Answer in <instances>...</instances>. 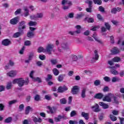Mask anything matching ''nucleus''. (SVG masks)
Wrapping results in <instances>:
<instances>
[{
  "mask_svg": "<svg viewBox=\"0 0 124 124\" xmlns=\"http://www.w3.org/2000/svg\"><path fill=\"white\" fill-rule=\"evenodd\" d=\"M62 4L63 5L62 9H63V10H67V9L70 8V7L72 6L73 4L71 1L68 0H62Z\"/></svg>",
  "mask_w": 124,
  "mask_h": 124,
  "instance_id": "f257e3e1",
  "label": "nucleus"
},
{
  "mask_svg": "<svg viewBox=\"0 0 124 124\" xmlns=\"http://www.w3.org/2000/svg\"><path fill=\"white\" fill-rule=\"evenodd\" d=\"M75 28L77 30L74 31H70L69 32V34H71V35H75V34H79L81 33V26L77 25L75 26Z\"/></svg>",
  "mask_w": 124,
  "mask_h": 124,
  "instance_id": "f03ea898",
  "label": "nucleus"
},
{
  "mask_svg": "<svg viewBox=\"0 0 124 124\" xmlns=\"http://www.w3.org/2000/svg\"><path fill=\"white\" fill-rule=\"evenodd\" d=\"M27 28V25H26V21L22 20L18 23V30L20 31H23Z\"/></svg>",
  "mask_w": 124,
  "mask_h": 124,
  "instance_id": "7ed1b4c3",
  "label": "nucleus"
},
{
  "mask_svg": "<svg viewBox=\"0 0 124 124\" xmlns=\"http://www.w3.org/2000/svg\"><path fill=\"white\" fill-rule=\"evenodd\" d=\"M85 3H88L89 6V8H87L86 9V11H87V12L92 13V10L93 9V1L90 0H86L85 1Z\"/></svg>",
  "mask_w": 124,
  "mask_h": 124,
  "instance_id": "20e7f679",
  "label": "nucleus"
},
{
  "mask_svg": "<svg viewBox=\"0 0 124 124\" xmlns=\"http://www.w3.org/2000/svg\"><path fill=\"white\" fill-rule=\"evenodd\" d=\"M28 85L29 84V80L27 79L26 80H24V78H18V85L19 87H22L24 85Z\"/></svg>",
  "mask_w": 124,
  "mask_h": 124,
  "instance_id": "39448f33",
  "label": "nucleus"
},
{
  "mask_svg": "<svg viewBox=\"0 0 124 124\" xmlns=\"http://www.w3.org/2000/svg\"><path fill=\"white\" fill-rule=\"evenodd\" d=\"M54 45L49 44L46 46V51L47 52L48 55H52V51H53V49H54Z\"/></svg>",
  "mask_w": 124,
  "mask_h": 124,
  "instance_id": "423d86ee",
  "label": "nucleus"
},
{
  "mask_svg": "<svg viewBox=\"0 0 124 124\" xmlns=\"http://www.w3.org/2000/svg\"><path fill=\"white\" fill-rule=\"evenodd\" d=\"M19 21H20V17L16 16L10 20V23L11 25H17L19 23Z\"/></svg>",
  "mask_w": 124,
  "mask_h": 124,
  "instance_id": "0eeeda50",
  "label": "nucleus"
},
{
  "mask_svg": "<svg viewBox=\"0 0 124 124\" xmlns=\"http://www.w3.org/2000/svg\"><path fill=\"white\" fill-rule=\"evenodd\" d=\"M61 46L62 49L63 50H69V46H68V43L66 42H62L61 43Z\"/></svg>",
  "mask_w": 124,
  "mask_h": 124,
  "instance_id": "6e6552de",
  "label": "nucleus"
},
{
  "mask_svg": "<svg viewBox=\"0 0 124 124\" xmlns=\"http://www.w3.org/2000/svg\"><path fill=\"white\" fill-rule=\"evenodd\" d=\"M108 68L110 69V72L111 74H113V75H118L119 74V72L118 71L115 70L116 69V67L115 66H109L108 67Z\"/></svg>",
  "mask_w": 124,
  "mask_h": 124,
  "instance_id": "1a4fd4ad",
  "label": "nucleus"
},
{
  "mask_svg": "<svg viewBox=\"0 0 124 124\" xmlns=\"http://www.w3.org/2000/svg\"><path fill=\"white\" fill-rule=\"evenodd\" d=\"M68 88L66 86L63 85V86H60L58 89V93H64L66 91H67Z\"/></svg>",
  "mask_w": 124,
  "mask_h": 124,
  "instance_id": "9d476101",
  "label": "nucleus"
},
{
  "mask_svg": "<svg viewBox=\"0 0 124 124\" xmlns=\"http://www.w3.org/2000/svg\"><path fill=\"white\" fill-rule=\"evenodd\" d=\"M79 90L78 86H75L72 88L71 93L72 94H77L79 93Z\"/></svg>",
  "mask_w": 124,
  "mask_h": 124,
  "instance_id": "9b49d317",
  "label": "nucleus"
},
{
  "mask_svg": "<svg viewBox=\"0 0 124 124\" xmlns=\"http://www.w3.org/2000/svg\"><path fill=\"white\" fill-rule=\"evenodd\" d=\"M18 32H16L14 34V37H15L16 38H17V37H20L21 35H23L25 33V32L24 31H22L20 30H18Z\"/></svg>",
  "mask_w": 124,
  "mask_h": 124,
  "instance_id": "f8f14e48",
  "label": "nucleus"
},
{
  "mask_svg": "<svg viewBox=\"0 0 124 124\" xmlns=\"http://www.w3.org/2000/svg\"><path fill=\"white\" fill-rule=\"evenodd\" d=\"M112 96V94L110 93L108 95H106L103 98V101H107V102H111L112 101V99H111V97Z\"/></svg>",
  "mask_w": 124,
  "mask_h": 124,
  "instance_id": "ddd939ff",
  "label": "nucleus"
},
{
  "mask_svg": "<svg viewBox=\"0 0 124 124\" xmlns=\"http://www.w3.org/2000/svg\"><path fill=\"white\" fill-rule=\"evenodd\" d=\"M62 119H63V120H66V116L65 115L62 116L61 115H59L58 117H55L54 118V121L56 123H58V122H61V120H62Z\"/></svg>",
  "mask_w": 124,
  "mask_h": 124,
  "instance_id": "4468645a",
  "label": "nucleus"
},
{
  "mask_svg": "<svg viewBox=\"0 0 124 124\" xmlns=\"http://www.w3.org/2000/svg\"><path fill=\"white\" fill-rule=\"evenodd\" d=\"M11 44V41L8 39H4L2 41V45L4 46H9Z\"/></svg>",
  "mask_w": 124,
  "mask_h": 124,
  "instance_id": "2eb2a0df",
  "label": "nucleus"
},
{
  "mask_svg": "<svg viewBox=\"0 0 124 124\" xmlns=\"http://www.w3.org/2000/svg\"><path fill=\"white\" fill-rule=\"evenodd\" d=\"M7 75L9 77H14L17 75V71H11L7 73Z\"/></svg>",
  "mask_w": 124,
  "mask_h": 124,
  "instance_id": "dca6fc26",
  "label": "nucleus"
},
{
  "mask_svg": "<svg viewBox=\"0 0 124 124\" xmlns=\"http://www.w3.org/2000/svg\"><path fill=\"white\" fill-rule=\"evenodd\" d=\"M94 56L92 58V60H91V61L92 62H93V61L95 60L96 61L98 60V59L99 58V56H98V54L97 53V50H94Z\"/></svg>",
  "mask_w": 124,
  "mask_h": 124,
  "instance_id": "f3484780",
  "label": "nucleus"
},
{
  "mask_svg": "<svg viewBox=\"0 0 124 124\" xmlns=\"http://www.w3.org/2000/svg\"><path fill=\"white\" fill-rule=\"evenodd\" d=\"M87 92V88H83L81 92V96L82 98H85L86 96V93Z\"/></svg>",
  "mask_w": 124,
  "mask_h": 124,
  "instance_id": "a211bd4d",
  "label": "nucleus"
},
{
  "mask_svg": "<svg viewBox=\"0 0 124 124\" xmlns=\"http://www.w3.org/2000/svg\"><path fill=\"white\" fill-rule=\"evenodd\" d=\"M34 32L32 31H29L27 33V36L29 38H32V37H34Z\"/></svg>",
  "mask_w": 124,
  "mask_h": 124,
  "instance_id": "6ab92c4d",
  "label": "nucleus"
},
{
  "mask_svg": "<svg viewBox=\"0 0 124 124\" xmlns=\"http://www.w3.org/2000/svg\"><path fill=\"white\" fill-rule=\"evenodd\" d=\"M32 119L34 123H39V124L42 123V119H41V118H37L36 117H33Z\"/></svg>",
  "mask_w": 124,
  "mask_h": 124,
  "instance_id": "aec40b11",
  "label": "nucleus"
},
{
  "mask_svg": "<svg viewBox=\"0 0 124 124\" xmlns=\"http://www.w3.org/2000/svg\"><path fill=\"white\" fill-rule=\"evenodd\" d=\"M99 104L100 106H102L104 109H108V108H109V105L105 104L104 102H100Z\"/></svg>",
  "mask_w": 124,
  "mask_h": 124,
  "instance_id": "412c9836",
  "label": "nucleus"
},
{
  "mask_svg": "<svg viewBox=\"0 0 124 124\" xmlns=\"http://www.w3.org/2000/svg\"><path fill=\"white\" fill-rule=\"evenodd\" d=\"M30 111H33V109L31 108L30 106H27L25 109V115H29Z\"/></svg>",
  "mask_w": 124,
  "mask_h": 124,
  "instance_id": "4be33fe9",
  "label": "nucleus"
},
{
  "mask_svg": "<svg viewBox=\"0 0 124 124\" xmlns=\"http://www.w3.org/2000/svg\"><path fill=\"white\" fill-rule=\"evenodd\" d=\"M111 52L113 55H116V54H119L120 53V50L118 47H114L112 50H111Z\"/></svg>",
  "mask_w": 124,
  "mask_h": 124,
  "instance_id": "5701e85b",
  "label": "nucleus"
},
{
  "mask_svg": "<svg viewBox=\"0 0 124 124\" xmlns=\"http://www.w3.org/2000/svg\"><path fill=\"white\" fill-rule=\"evenodd\" d=\"M104 96V95H103L102 93H98L94 96V98H96L97 99H101V98Z\"/></svg>",
  "mask_w": 124,
  "mask_h": 124,
  "instance_id": "b1692460",
  "label": "nucleus"
},
{
  "mask_svg": "<svg viewBox=\"0 0 124 124\" xmlns=\"http://www.w3.org/2000/svg\"><path fill=\"white\" fill-rule=\"evenodd\" d=\"M121 80L120 78L115 77L112 78L111 81L112 83H116V82H120Z\"/></svg>",
  "mask_w": 124,
  "mask_h": 124,
  "instance_id": "393cba45",
  "label": "nucleus"
},
{
  "mask_svg": "<svg viewBox=\"0 0 124 124\" xmlns=\"http://www.w3.org/2000/svg\"><path fill=\"white\" fill-rule=\"evenodd\" d=\"M81 116L85 119V120H89V113L85 112H81Z\"/></svg>",
  "mask_w": 124,
  "mask_h": 124,
  "instance_id": "a878e982",
  "label": "nucleus"
},
{
  "mask_svg": "<svg viewBox=\"0 0 124 124\" xmlns=\"http://www.w3.org/2000/svg\"><path fill=\"white\" fill-rule=\"evenodd\" d=\"M29 26L30 27H34L37 25V22L36 21H31L29 23H28Z\"/></svg>",
  "mask_w": 124,
  "mask_h": 124,
  "instance_id": "bb28decb",
  "label": "nucleus"
},
{
  "mask_svg": "<svg viewBox=\"0 0 124 124\" xmlns=\"http://www.w3.org/2000/svg\"><path fill=\"white\" fill-rule=\"evenodd\" d=\"M112 61L114 62H121V58L115 57L112 59Z\"/></svg>",
  "mask_w": 124,
  "mask_h": 124,
  "instance_id": "cd10ccee",
  "label": "nucleus"
},
{
  "mask_svg": "<svg viewBox=\"0 0 124 124\" xmlns=\"http://www.w3.org/2000/svg\"><path fill=\"white\" fill-rule=\"evenodd\" d=\"M52 71L55 76H58L60 73V71H59V70H58L57 68L53 69Z\"/></svg>",
  "mask_w": 124,
  "mask_h": 124,
  "instance_id": "c85d7f7f",
  "label": "nucleus"
},
{
  "mask_svg": "<svg viewBox=\"0 0 124 124\" xmlns=\"http://www.w3.org/2000/svg\"><path fill=\"white\" fill-rule=\"evenodd\" d=\"M11 122H12V117H9L4 120V123L6 124H9V123H11Z\"/></svg>",
  "mask_w": 124,
  "mask_h": 124,
  "instance_id": "c756f323",
  "label": "nucleus"
},
{
  "mask_svg": "<svg viewBox=\"0 0 124 124\" xmlns=\"http://www.w3.org/2000/svg\"><path fill=\"white\" fill-rule=\"evenodd\" d=\"M93 112H100L101 109L100 108H99V106L98 105V104H96V108L95 109L93 110Z\"/></svg>",
  "mask_w": 124,
  "mask_h": 124,
  "instance_id": "7c9ffc66",
  "label": "nucleus"
},
{
  "mask_svg": "<svg viewBox=\"0 0 124 124\" xmlns=\"http://www.w3.org/2000/svg\"><path fill=\"white\" fill-rule=\"evenodd\" d=\"M85 20H87L88 23H93V22H94V19H93V17H91V18L86 17L85 18Z\"/></svg>",
  "mask_w": 124,
  "mask_h": 124,
  "instance_id": "2f4dec72",
  "label": "nucleus"
},
{
  "mask_svg": "<svg viewBox=\"0 0 124 124\" xmlns=\"http://www.w3.org/2000/svg\"><path fill=\"white\" fill-rule=\"evenodd\" d=\"M24 10L25 11L24 16L27 17V16H29V15H30V14L29 13V10L28 9V8H25L24 9Z\"/></svg>",
  "mask_w": 124,
  "mask_h": 124,
  "instance_id": "473e14b6",
  "label": "nucleus"
},
{
  "mask_svg": "<svg viewBox=\"0 0 124 124\" xmlns=\"http://www.w3.org/2000/svg\"><path fill=\"white\" fill-rule=\"evenodd\" d=\"M52 78H53V77L51 75L48 74L47 75V77L46 78V82H49V81H50V80H52Z\"/></svg>",
  "mask_w": 124,
  "mask_h": 124,
  "instance_id": "72a5a7b5",
  "label": "nucleus"
},
{
  "mask_svg": "<svg viewBox=\"0 0 124 124\" xmlns=\"http://www.w3.org/2000/svg\"><path fill=\"white\" fill-rule=\"evenodd\" d=\"M6 88L7 90H10V89L12 88V83L11 82H8L7 84Z\"/></svg>",
  "mask_w": 124,
  "mask_h": 124,
  "instance_id": "f704fd0d",
  "label": "nucleus"
},
{
  "mask_svg": "<svg viewBox=\"0 0 124 124\" xmlns=\"http://www.w3.org/2000/svg\"><path fill=\"white\" fill-rule=\"evenodd\" d=\"M60 102L61 104H66L67 101L65 98H62L60 99Z\"/></svg>",
  "mask_w": 124,
  "mask_h": 124,
  "instance_id": "c9c22d12",
  "label": "nucleus"
},
{
  "mask_svg": "<svg viewBox=\"0 0 124 124\" xmlns=\"http://www.w3.org/2000/svg\"><path fill=\"white\" fill-rule=\"evenodd\" d=\"M51 63L52 65H55L58 63V60L57 59H52L50 60Z\"/></svg>",
  "mask_w": 124,
  "mask_h": 124,
  "instance_id": "e433bc0d",
  "label": "nucleus"
},
{
  "mask_svg": "<svg viewBox=\"0 0 124 124\" xmlns=\"http://www.w3.org/2000/svg\"><path fill=\"white\" fill-rule=\"evenodd\" d=\"M35 82H38V83H42V80H41V78L39 77H37L33 78Z\"/></svg>",
  "mask_w": 124,
  "mask_h": 124,
  "instance_id": "4c0bfd02",
  "label": "nucleus"
},
{
  "mask_svg": "<svg viewBox=\"0 0 124 124\" xmlns=\"http://www.w3.org/2000/svg\"><path fill=\"white\" fill-rule=\"evenodd\" d=\"M93 1L95 4H98L100 5L102 3V1L101 0H93Z\"/></svg>",
  "mask_w": 124,
  "mask_h": 124,
  "instance_id": "58836bf2",
  "label": "nucleus"
},
{
  "mask_svg": "<svg viewBox=\"0 0 124 124\" xmlns=\"http://www.w3.org/2000/svg\"><path fill=\"white\" fill-rule=\"evenodd\" d=\"M17 102H18V100H12L9 102L8 104L10 106L12 105V104H15V103H17Z\"/></svg>",
  "mask_w": 124,
  "mask_h": 124,
  "instance_id": "ea45409f",
  "label": "nucleus"
},
{
  "mask_svg": "<svg viewBox=\"0 0 124 124\" xmlns=\"http://www.w3.org/2000/svg\"><path fill=\"white\" fill-rule=\"evenodd\" d=\"M110 119L111 121H112V122H115V121H117V117L111 114L110 115Z\"/></svg>",
  "mask_w": 124,
  "mask_h": 124,
  "instance_id": "a19ab883",
  "label": "nucleus"
},
{
  "mask_svg": "<svg viewBox=\"0 0 124 124\" xmlns=\"http://www.w3.org/2000/svg\"><path fill=\"white\" fill-rule=\"evenodd\" d=\"M97 17L98 18L99 21H102V22H104V19L100 14H98L97 15Z\"/></svg>",
  "mask_w": 124,
  "mask_h": 124,
  "instance_id": "79ce46f5",
  "label": "nucleus"
},
{
  "mask_svg": "<svg viewBox=\"0 0 124 124\" xmlns=\"http://www.w3.org/2000/svg\"><path fill=\"white\" fill-rule=\"evenodd\" d=\"M101 83V81H100V80L97 79L94 81V86H99V85H100Z\"/></svg>",
  "mask_w": 124,
  "mask_h": 124,
  "instance_id": "37998d69",
  "label": "nucleus"
},
{
  "mask_svg": "<svg viewBox=\"0 0 124 124\" xmlns=\"http://www.w3.org/2000/svg\"><path fill=\"white\" fill-rule=\"evenodd\" d=\"M105 26L107 29V30H108V31H110V29H111V26H110V24L107 22L105 23Z\"/></svg>",
  "mask_w": 124,
  "mask_h": 124,
  "instance_id": "c03bdc74",
  "label": "nucleus"
},
{
  "mask_svg": "<svg viewBox=\"0 0 124 124\" xmlns=\"http://www.w3.org/2000/svg\"><path fill=\"white\" fill-rule=\"evenodd\" d=\"M111 97L113 98L114 103H117V104L119 103V101H118V98H117V97H116V96H114V95L112 94Z\"/></svg>",
  "mask_w": 124,
  "mask_h": 124,
  "instance_id": "a18cd8bd",
  "label": "nucleus"
},
{
  "mask_svg": "<svg viewBox=\"0 0 124 124\" xmlns=\"http://www.w3.org/2000/svg\"><path fill=\"white\" fill-rule=\"evenodd\" d=\"M103 79L105 82H110V81H111V78H110L109 77H104Z\"/></svg>",
  "mask_w": 124,
  "mask_h": 124,
  "instance_id": "49530a36",
  "label": "nucleus"
},
{
  "mask_svg": "<svg viewBox=\"0 0 124 124\" xmlns=\"http://www.w3.org/2000/svg\"><path fill=\"white\" fill-rule=\"evenodd\" d=\"M24 44L26 46H31V41L27 40L25 42Z\"/></svg>",
  "mask_w": 124,
  "mask_h": 124,
  "instance_id": "de8ad7c7",
  "label": "nucleus"
},
{
  "mask_svg": "<svg viewBox=\"0 0 124 124\" xmlns=\"http://www.w3.org/2000/svg\"><path fill=\"white\" fill-rule=\"evenodd\" d=\"M34 100H35V101H39V100H40V95L39 94L35 95L34 97Z\"/></svg>",
  "mask_w": 124,
  "mask_h": 124,
  "instance_id": "09e8293b",
  "label": "nucleus"
},
{
  "mask_svg": "<svg viewBox=\"0 0 124 124\" xmlns=\"http://www.w3.org/2000/svg\"><path fill=\"white\" fill-rule=\"evenodd\" d=\"M76 115H77V112L75 110H73L70 113V117H74V116H76Z\"/></svg>",
  "mask_w": 124,
  "mask_h": 124,
  "instance_id": "8fccbe9b",
  "label": "nucleus"
},
{
  "mask_svg": "<svg viewBox=\"0 0 124 124\" xmlns=\"http://www.w3.org/2000/svg\"><path fill=\"white\" fill-rule=\"evenodd\" d=\"M24 108H25V106L24 105V104H22L19 105V109L20 112H21V111H23L24 110Z\"/></svg>",
  "mask_w": 124,
  "mask_h": 124,
  "instance_id": "3c124183",
  "label": "nucleus"
},
{
  "mask_svg": "<svg viewBox=\"0 0 124 124\" xmlns=\"http://www.w3.org/2000/svg\"><path fill=\"white\" fill-rule=\"evenodd\" d=\"M37 18H43V14L42 13H37L36 14Z\"/></svg>",
  "mask_w": 124,
  "mask_h": 124,
  "instance_id": "603ef678",
  "label": "nucleus"
},
{
  "mask_svg": "<svg viewBox=\"0 0 124 124\" xmlns=\"http://www.w3.org/2000/svg\"><path fill=\"white\" fill-rule=\"evenodd\" d=\"M34 56V53L31 52L29 56V60H32V58H33Z\"/></svg>",
  "mask_w": 124,
  "mask_h": 124,
  "instance_id": "864d4df0",
  "label": "nucleus"
},
{
  "mask_svg": "<svg viewBox=\"0 0 124 124\" xmlns=\"http://www.w3.org/2000/svg\"><path fill=\"white\" fill-rule=\"evenodd\" d=\"M63 80V76L62 75H60L58 77V81L59 82H62Z\"/></svg>",
  "mask_w": 124,
  "mask_h": 124,
  "instance_id": "5fc2aeb1",
  "label": "nucleus"
},
{
  "mask_svg": "<svg viewBox=\"0 0 124 124\" xmlns=\"http://www.w3.org/2000/svg\"><path fill=\"white\" fill-rule=\"evenodd\" d=\"M39 58L40 60H41V61H44V60H45V59H46V56L45 55H40L39 56Z\"/></svg>",
  "mask_w": 124,
  "mask_h": 124,
  "instance_id": "6e6d98bb",
  "label": "nucleus"
},
{
  "mask_svg": "<svg viewBox=\"0 0 124 124\" xmlns=\"http://www.w3.org/2000/svg\"><path fill=\"white\" fill-rule=\"evenodd\" d=\"M98 10L99 11H100V12H105V9L101 6L99 7Z\"/></svg>",
  "mask_w": 124,
  "mask_h": 124,
  "instance_id": "4d7b16f0",
  "label": "nucleus"
},
{
  "mask_svg": "<svg viewBox=\"0 0 124 124\" xmlns=\"http://www.w3.org/2000/svg\"><path fill=\"white\" fill-rule=\"evenodd\" d=\"M21 11H22V9H17L15 12V15H18L19 14H21Z\"/></svg>",
  "mask_w": 124,
  "mask_h": 124,
  "instance_id": "13d9d810",
  "label": "nucleus"
},
{
  "mask_svg": "<svg viewBox=\"0 0 124 124\" xmlns=\"http://www.w3.org/2000/svg\"><path fill=\"white\" fill-rule=\"evenodd\" d=\"M83 16H84V15H83V13H81L80 14L77 15L76 19H80V18H82Z\"/></svg>",
  "mask_w": 124,
  "mask_h": 124,
  "instance_id": "bf43d9fd",
  "label": "nucleus"
},
{
  "mask_svg": "<svg viewBox=\"0 0 124 124\" xmlns=\"http://www.w3.org/2000/svg\"><path fill=\"white\" fill-rule=\"evenodd\" d=\"M44 50V48L42 47V46H40L38 48V53H42V52H43Z\"/></svg>",
  "mask_w": 124,
  "mask_h": 124,
  "instance_id": "052dcab7",
  "label": "nucleus"
},
{
  "mask_svg": "<svg viewBox=\"0 0 124 124\" xmlns=\"http://www.w3.org/2000/svg\"><path fill=\"white\" fill-rule=\"evenodd\" d=\"M110 89L109 88V87L108 86H105L103 91V92H104V93H106V92H109Z\"/></svg>",
  "mask_w": 124,
  "mask_h": 124,
  "instance_id": "680f3d73",
  "label": "nucleus"
},
{
  "mask_svg": "<svg viewBox=\"0 0 124 124\" xmlns=\"http://www.w3.org/2000/svg\"><path fill=\"white\" fill-rule=\"evenodd\" d=\"M112 113L113 115H114V116H118V115H119V111L116 110H113Z\"/></svg>",
  "mask_w": 124,
  "mask_h": 124,
  "instance_id": "e2e57ef3",
  "label": "nucleus"
},
{
  "mask_svg": "<svg viewBox=\"0 0 124 124\" xmlns=\"http://www.w3.org/2000/svg\"><path fill=\"white\" fill-rule=\"evenodd\" d=\"M111 13L112 14H116V13H117V8H114L112 9L111 10Z\"/></svg>",
  "mask_w": 124,
  "mask_h": 124,
  "instance_id": "0e129e2a",
  "label": "nucleus"
},
{
  "mask_svg": "<svg viewBox=\"0 0 124 124\" xmlns=\"http://www.w3.org/2000/svg\"><path fill=\"white\" fill-rule=\"evenodd\" d=\"M99 28H100V26H95L93 27L92 29H91V31H96V29H99Z\"/></svg>",
  "mask_w": 124,
  "mask_h": 124,
  "instance_id": "69168bd1",
  "label": "nucleus"
},
{
  "mask_svg": "<svg viewBox=\"0 0 124 124\" xmlns=\"http://www.w3.org/2000/svg\"><path fill=\"white\" fill-rule=\"evenodd\" d=\"M69 123V124H78V122L76 121L70 120Z\"/></svg>",
  "mask_w": 124,
  "mask_h": 124,
  "instance_id": "338daca9",
  "label": "nucleus"
},
{
  "mask_svg": "<svg viewBox=\"0 0 124 124\" xmlns=\"http://www.w3.org/2000/svg\"><path fill=\"white\" fill-rule=\"evenodd\" d=\"M4 110V105L0 104V111H3Z\"/></svg>",
  "mask_w": 124,
  "mask_h": 124,
  "instance_id": "774afa93",
  "label": "nucleus"
}]
</instances>
